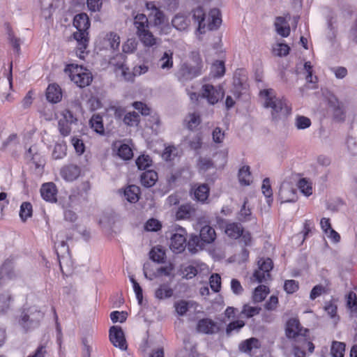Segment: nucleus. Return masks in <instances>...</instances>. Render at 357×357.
Instances as JSON below:
<instances>
[{"label":"nucleus","instance_id":"nucleus-1","mask_svg":"<svg viewBox=\"0 0 357 357\" xmlns=\"http://www.w3.org/2000/svg\"><path fill=\"white\" fill-rule=\"evenodd\" d=\"M259 96L264 100V107L271 109V115L273 119L286 116L291 113V108L286 99L276 98L272 89L260 91Z\"/></svg>","mask_w":357,"mask_h":357},{"label":"nucleus","instance_id":"nucleus-2","mask_svg":"<svg viewBox=\"0 0 357 357\" xmlns=\"http://www.w3.org/2000/svg\"><path fill=\"white\" fill-rule=\"evenodd\" d=\"M192 17L198 24L197 30L200 33L205 32V28L208 30L217 29L222 22L219 9L213 8L210 10L208 17L202 7H197L192 11Z\"/></svg>","mask_w":357,"mask_h":357},{"label":"nucleus","instance_id":"nucleus-3","mask_svg":"<svg viewBox=\"0 0 357 357\" xmlns=\"http://www.w3.org/2000/svg\"><path fill=\"white\" fill-rule=\"evenodd\" d=\"M45 316L40 307L36 305L24 307L16 317L18 325L28 332L38 328Z\"/></svg>","mask_w":357,"mask_h":357},{"label":"nucleus","instance_id":"nucleus-4","mask_svg":"<svg viewBox=\"0 0 357 357\" xmlns=\"http://www.w3.org/2000/svg\"><path fill=\"white\" fill-rule=\"evenodd\" d=\"M73 25L77 30L73 33L74 38L77 42V48L80 50V54H83L89 42L87 30L90 27V21L88 15L84 13L76 15L73 20ZM79 57H82L81 54Z\"/></svg>","mask_w":357,"mask_h":357},{"label":"nucleus","instance_id":"nucleus-5","mask_svg":"<svg viewBox=\"0 0 357 357\" xmlns=\"http://www.w3.org/2000/svg\"><path fill=\"white\" fill-rule=\"evenodd\" d=\"M285 332L287 337L289 339L294 340V342H303L307 344L309 353L312 354L314 351V346L307 338L308 330L302 327L297 319L291 318L288 320Z\"/></svg>","mask_w":357,"mask_h":357},{"label":"nucleus","instance_id":"nucleus-6","mask_svg":"<svg viewBox=\"0 0 357 357\" xmlns=\"http://www.w3.org/2000/svg\"><path fill=\"white\" fill-rule=\"evenodd\" d=\"M71 81L77 86L84 88L89 86L92 82L91 73L86 69L77 64H69L65 68Z\"/></svg>","mask_w":357,"mask_h":357},{"label":"nucleus","instance_id":"nucleus-7","mask_svg":"<svg viewBox=\"0 0 357 357\" xmlns=\"http://www.w3.org/2000/svg\"><path fill=\"white\" fill-rule=\"evenodd\" d=\"M258 269L253 273V277L259 282H266L271 280V271L273 268V263L270 258H261L258 261Z\"/></svg>","mask_w":357,"mask_h":357},{"label":"nucleus","instance_id":"nucleus-8","mask_svg":"<svg viewBox=\"0 0 357 357\" xmlns=\"http://www.w3.org/2000/svg\"><path fill=\"white\" fill-rule=\"evenodd\" d=\"M186 231L179 227L170 238V249L175 253L182 252L186 247Z\"/></svg>","mask_w":357,"mask_h":357},{"label":"nucleus","instance_id":"nucleus-9","mask_svg":"<svg viewBox=\"0 0 357 357\" xmlns=\"http://www.w3.org/2000/svg\"><path fill=\"white\" fill-rule=\"evenodd\" d=\"M225 92L222 87H215L211 84H204L202 86V96L207 99L211 105L217 103L224 96Z\"/></svg>","mask_w":357,"mask_h":357},{"label":"nucleus","instance_id":"nucleus-10","mask_svg":"<svg viewBox=\"0 0 357 357\" xmlns=\"http://www.w3.org/2000/svg\"><path fill=\"white\" fill-rule=\"evenodd\" d=\"M109 340L112 344L121 350L127 349V344L124 333L119 326H113L109 331Z\"/></svg>","mask_w":357,"mask_h":357},{"label":"nucleus","instance_id":"nucleus-11","mask_svg":"<svg viewBox=\"0 0 357 357\" xmlns=\"http://www.w3.org/2000/svg\"><path fill=\"white\" fill-rule=\"evenodd\" d=\"M199 75H200V71L197 68L191 66L187 63L182 64L176 73V77L181 82L192 79Z\"/></svg>","mask_w":357,"mask_h":357},{"label":"nucleus","instance_id":"nucleus-12","mask_svg":"<svg viewBox=\"0 0 357 357\" xmlns=\"http://www.w3.org/2000/svg\"><path fill=\"white\" fill-rule=\"evenodd\" d=\"M209 187L207 184H195L191 189L192 199L202 204L206 202L209 196Z\"/></svg>","mask_w":357,"mask_h":357},{"label":"nucleus","instance_id":"nucleus-13","mask_svg":"<svg viewBox=\"0 0 357 357\" xmlns=\"http://www.w3.org/2000/svg\"><path fill=\"white\" fill-rule=\"evenodd\" d=\"M197 330L198 332L204 334H214L220 331V327L213 320L204 318L200 319L197 325Z\"/></svg>","mask_w":357,"mask_h":357},{"label":"nucleus","instance_id":"nucleus-14","mask_svg":"<svg viewBox=\"0 0 357 357\" xmlns=\"http://www.w3.org/2000/svg\"><path fill=\"white\" fill-rule=\"evenodd\" d=\"M279 197L281 203L295 202L298 199L296 189L288 183L282 184L279 190Z\"/></svg>","mask_w":357,"mask_h":357},{"label":"nucleus","instance_id":"nucleus-15","mask_svg":"<svg viewBox=\"0 0 357 357\" xmlns=\"http://www.w3.org/2000/svg\"><path fill=\"white\" fill-rule=\"evenodd\" d=\"M40 191L41 197L44 200L51 203L56 202L57 188L54 183H43Z\"/></svg>","mask_w":357,"mask_h":357},{"label":"nucleus","instance_id":"nucleus-16","mask_svg":"<svg viewBox=\"0 0 357 357\" xmlns=\"http://www.w3.org/2000/svg\"><path fill=\"white\" fill-rule=\"evenodd\" d=\"M328 104L333 109L334 119L337 121H344L346 115L343 104L335 96L329 98Z\"/></svg>","mask_w":357,"mask_h":357},{"label":"nucleus","instance_id":"nucleus-17","mask_svg":"<svg viewBox=\"0 0 357 357\" xmlns=\"http://www.w3.org/2000/svg\"><path fill=\"white\" fill-rule=\"evenodd\" d=\"M60 174L65 181H73L79 177L80 169L77 165L70 164L61 169Z\"/></svg>","mask_w":357,"mask_h":357},{"label":"nucleus","instance_id":"nucleus-18","mask_svg":"<svg viewBox=\"0 0 357 357\" xmlns=\"http://www.w3.org/2000/svg\"><path fill=\"white\" fill-rule=\"evenodd\" d=\"M196 209L191 204H185L181 205L176 213L177 220H189L195 215Z\"/></svg>","mask_w":357,"mask_h":357},{"label":"nucleus","instance_id":"nucleus-19","mask_svg":"<svg viewBox=\"0 0 357 357\" xmlns=\"http://www.w3.org/2000/svg\"><path fill=\"white\" fill-rule=\"evenodd\" d=\"M16 277L13 271V262L11 260H6L0 269V283L3 284L7 280H12Z\"/></svg>","mask_w":357,"mask_h":357},{"label":"nucleus","instance_id":"nucleus-20","mask_svg":"<svg viewBox=\"0 0 357 357\" xmlns=\"http://www.w3.org/2000/svg\"><path fill=\"white\" fill-rule=\"evenodd\" d=\"M61 98L62 93L59 86L55 84H50L46 91L47 100L50 102L56 103Z\"/></svg>","mask_w":357,"mask_h":357},{"label":"nucleus","instance_id":"nucleus-21","mask_svg":"<svg viewBox=\"0 0 357 357\" xmlns=\"http://www.w3.org/2000/svg\"><path fill=\"white\" fill-rule=\"evenodd\" d=\"M274 25L277 33L282 37L286 38L290 34V27L284 17H277Z\"/></svg>","mask_w":357,"mask_h":357},{"label":"nucleus","instance_id":"nucleus-22","mask_svg":"<svg viewBox=\"0 0 357 357\" xmlns=\"http://www.w3.org/2000/svg\"><path fill=\"white\" fill-rule=\"evenodd\" d=\"M137 36L140 40V41L143 43V45L146 47H153L154 45H157L159 44V40L155 38L151 32H150L148 29L139 32Z\"/></svg>","mask_w":357,"mask_h":357},{"label":"nucleus","instance_id":"nucleus-23","mask_svg":"<svg viewBox=\"0 0 357 357\" xmlns=\"http://www.w3.org/2000/svg\"><path fill=\"white\" fill-rule=\"evenodd\" d=\"M148 266H149V264H144L143 266V272L144 277L149 280H152L154 278H156L159 275H164L165 276H169L171 275L172 271H173V266L172 265L167 266H162L158 268L157 270V274L153 273L152 275H149L147 268Z\"/></svg>","mask_w":357,"mask_h":357},{"label":"nucleus","instance_id":"nucleus-24","mask_svg":"<svg viewBox=\"0 0 357 357\" xmlns=\"http://www.w3.org/2000/svg\"><path fill=\"white\" fill-rule=\"evenodd\" d=\"M199 237L204 243H211L216 238L215 229L210 225H204L200 229Z\"/></svg>","mask_w":357,"mask_h":357},{"label":"nucleus","instance_id":"nucleus-25","mask_svg":"<svg viewBox=\"0 0 357 357\" xmlns=\"http://www.w3.org/2000/svg\"><path fill=\"white\" fill-rule=\"evenodd\" d=\"M158 180V174L156 172L153 170H149L144 172L141 175V184L146 187L150 188L155 185Z\"/></svg>","mask_w":357,"mask_h":357},{"label":"nucleus","instance_id":"nucleus-26","mask_svg":"<svg viewBox=\"0 0 357 357\" xmlns=\"http://www.w3.org/2000/svg\"><path fill=\"white\" fill-rule=\"evenodd\" d=\"M243 228L240 223L232 222L227 224L225 228L226 234L234 239H237L243 234Z\"/></svg>","mask_w":357,"mask_h":357},{"label":"nucleus","instance_id":"nucleus-27","mask_svg":"<svg viewBox=\"0 0 357 357\" xmlns=\"http://www.w3.org/2000/svg\"><path fill=\"white\" fill-rule=\"evenodd\" d=\"M139 188L137 185H131L125 189L123 195L128 202L135 203L139 200Z\"/></svg>","mask_w":357,"mask_h":357},{"label":"nucleus","instance_id":"nucleus-28","mask_svg":"<svg viewBox=\"0 0 357 357\" xmlns=\"http://www.w3.org/2000/svg\"><path fill=\"white\" fill-rule=\"evenodd\" d=\"M158 65L163 70H169L173 67V53L168 50L164 52L162 57L158 60Z\"/></svg>","mask_w":357,"mask_h":357},{"label":"nucleus","instance_id":"nucleus-29","mask_svg":"<svg viewBox=\"0 0 357 357\" xmlns=\"http://www.w3.org/2000/svg\"><path fill=\"white\" fill-rule=\"evenodd\" d=\"M260 347L259 340L255 337H251L243 341L239 344V349L244 353H250L253 349H258Z\"/></svg>","mask_w":357,"mask_h":357},{"label":"nucleus","instance_id":"nucleus-30","mask_svg":"<svg viewBox=\"0 0 357 357\" xmlns=\"http://www.w3.org/2000/svg\"><path fill=\"white\" fill-rule=\"evenodd\" d=\"M174 291L168 284H162L155 291V297L160 300L167 299L173 296Z\"/></svg>","mask_w":357,"mask_h":357},{"label":"nucleus","instance_id":"nucleus-31","mask_svg":"<svg viewBox=\"0 0 357 357\" xmlns=\"http://www.w3.org/2000/svg\"><path fill=\"white\" fill-rule=\"evenodd\" d=\"M89 124L91 128L97 133L102 135L105 132V128L102 122V118L99 114H93L90 121Z\"/></svg>","mask_w":357,"mask_h":357},{"label":"nucleus","instance_id":"nucleus-32","mask_svg":"<svg viewBox=\"0 0 357 357\" xmlns=\"http://www.w3.org/2000/svg\"><path fill=\"white\" fill-rule=\"evenodd\" d=\"M148 24V19L144 14H137L134 18V25L137 29V34L139 33V32L146 30Z\"/></svg>","mask_w":357,"mask_h":357},{"label":"nucleus","instance_id":"nucleus-33","mask_svg":"<svg viewBox=\"0 0 357 357\" xmlns=\"http://www.w3.org/2000/svg\"><path fill=\"white\" fill-rule=\"evenodd\" d=\"M172 26L177 30H185L189 26V21L183 15H176L172 20Z\"/></svg>","mask_w":357,"mask_h":357},{"label":"nucleus","instance_id":"nucleus-34","mask_svg":"<svg viewBox=\"0 0 357 357\" xmlns=\"http://www.w3.org/2000/svg\"><path fill=\"white\" fill-rule=\"evenodd\" d=\"M269 293V289L265 285H259L255 288L252 299L255 303L261 302L265 299L267 294Z\"/></svg>","mask_w":357,"mask_h":357},{"label":"nucleus","instance_id":"nucleus-35","mask_svg":"<svg viewBox=\"0 0 357 357\" xmlns=\"http://www.w3.org/2000/svg\"><path fill=\"white\" fill-rule=\"evenodd\" d=\"M345 344L341 342L333 341L331 348V354L333 357H344Z\"/></svg>","mask_w":357,"mask_h":357},{"label":"nucleus","instance_id":"nucleus-36","mask_svg":"<svg viewBox=\"0 0 357 357\" xmlns=\"http://www.w3.org/2000/svg\"><path fill=\"white\" fill-rule=\"evenodd\" d=\"M298 188L305 196L309 197L312 194V183L305 178H301L298 182Z\"/></svg>","mask_w":357,"mask_h":357},{"label":"nucleus","instance_id":"nucleus-37","mask_svg":"<svg viewBox=\"0 0 357 357\" xmlns=\"http://www.w3.org/2000/svg\"><path fill=\"white\" fill-rule=\"evenodd\" d=\"M117 155L119 158L124 160H130L133 156L131 148L126 144H121L117 149Z\"/></svg>","mask_w":357,"mask_h":357},{"label":"nucleus","instance_id":"nucleus-38","mask_svg":"<svg viewBox=\"0 0 357 357\" xmlns=\"http://www.w3.org/2000/svg\"><path fill=\"white\" fill-rule=\"evenodd\" d=\"M151 260L157 263H163L165 257V251L160 247H154L149 253Z\"/></svg>","mask_w":357,"mask_h":357},{"label":"nucleus","instance_id":"nucleus-39","mask_svg":"<svg viewBox=\"0 0 357 357\" xmlns=\"http://www.w3.org/2000/svg\"><path fill=\"white\" fill-rule=\"evenodd\" d=\"M192 306V301L181 300L175 303L174 307L176 312L179 316H183L188 310L189 307Z\"/></svg>","mask_w":357,"mask_h":357},{"label":"nucleus","instance_id":"nucleus-40","mask_svg":"<svg viewBox=\"0 0 357 357\" xmlns=\"http://www.w3.org/2000/svg\"><path fill=\"white\" fill-rule=\"evenodd\" d=\"M347 307L351 312L357 313V296L354 291H349L346 296Z\"/></svg>","mask_w":357,"mask_h":357},{"label":"nucleus","instance_id":"nucleus-41","mask_svg":"<svg viewBox=\"0 0 357 357\" xmlns=\"http://www.w3.org/2000/svg\"><path fill=\"white\" fill-rule=\"evenodd\" d=\"M262 193L266 198V202L270 206L273 202V192L268 178H266L263 181L261 186Z\"/></svg>","mask_w":357,"mask_h":357},{"label":"nucleus","instance_id":"nucleus-42","mask_svg":"<svg viewBox=\"0 0 357 357\" xmlns=\"http://www.w3.org/2000/svg\"><path fill=\"white\" fill-rule=\"evenodd\" d=\"M67 146L64 142L56 143L54 145L52 157L56 160H59L66 155Z\"/></svg>","mask_w":357,"mask_h":357},{"label":"nucleus","instance_id":"nucleus-43","mask_svg":"<svg viewBox=\"0 0 357 357\" xmlns=\"http://www.w3.org/2000/svg\"><path fill=\"white\" fill-rule=\"evenodd\" d=\"M250 172L248 166H243L239 169L238 180L241 184L248 185L250 183Z\"/></svg>","mask_w":357,"mask_h":357},{"label":"nucleus","instance_id":"nucleus-44","mask_svg":"<svg viewBox=\"0 0 357 357\" xmlns=\"http://www.w3.org/2000/svg\"><path fill=\"white\" fill-rule=\"evenodd\" d=\"M247 203L248 199H245L240 211L238 213L237 218L241 222H247L250 220L252 213L250 208L246 206Z\"/></svg>","mask_w":357,"mask_h":357},{"label":"nucleus","instance_id":"nucleus-45","mask_svg":"<svg viewBox=\"0 0 357 357\" xmlns=\"http://www.w3.org/2000/svg\"><path fill=\"white\" fill-rule=\"evenodd\" d=\"M211 72L215 77L223 76L225 73L224 62L222 61H215L211 66Z\"/></svg>","mask_w":357,"mask_h":357},{"label":"nucleus","instance_id":"nucleus-46","mask_svg":"<svg viewBox=\"0 0 357 357\" xmlns=\"http://www.w3.org/2000/svg\"><path fill=\"white\" fill-rule=\"evenodd\" d=\"M149 17L153 20L155 26H160L165 22V16L159 8L153 9V12L150 13Z\"/></svg>","mask_w":357,"mask_h":357},{"label":"nucleus","instance_id":"nucleus-47","mask_svg":"<svg viewBox=\"0 0 357 357\" xmlns=\"http://www.w3.org/2000/svg\"><path fill=\"white\" fill-rule=\"evenodd\" d=\"M123 123L129 126H137L139 121V116L135 112H128L123 118Z\"/></svg>","mask_w":357,"mask_h":357},{"label":"nucleus","instance_id":"nucleus-48","mask_svg":"<svg viewBox=\"0 0 357 357\" xmlns=\"http://www.w3.org/2000/svg\"><path fill=\"white\" fill-rule=\"evenodd\" d=\"M116 73L125 80L130 81L132 79V75L129 71V68L124 63L116 64Z\"/></svg>","mask_w":357,"mask_h":357},{"label":"nucleus","instance_id":"nucleus-49","mask_svg":"<svg viewBox=\"0 0 357 357\" xmlns=\"http://www.w3.org/2000/svg\"><path fill=\"white\" fill-rule=\"evenodd\" d=\"M32 205L29 202H23L20 206V216L23 221L32 215Z\"/></svg>","mask_w":357,"mask_h":357},{"label":"nucleus","instance_id":"nucleus-50","mask_svg":"<svg viewBox=\"0 0 357 357\" xmlns=\"http://www.w3.org/2000/svg\"><path fill=\"white\" fill-rule=\"evenodd\" d=\"M185 121L187 123L188 128L190 130H192L200 123L201 119L199 115L194 112L192 114H189L186 116Z\"/></svg>","mask_w":357,"mask_h":357},{"label":"nucleus","instance_id":"nucleus-51","mask_svg":"<svg viewBox=\"0 0 357 357\" xmlns=\"http://www.w3.org/2000/svg\"><path fill=\"white\" fill-rule=\"evenodd\" d=\"M12 297L8 292L0 294V312H6L9 307Z\"/></svg>","mask_w":357,"mask_h":357},{"label":"nucleus","instance_id":"nucleus-52","mask_svg":"<svg viewBox=\"0 0 357 357\" xmlns=\"http://www.w3.org/2000/svg\"><path fill=\"white\" fill-rule=\"evenodd\" d=\"M178 154V151L175 146H168L165 149L162 153V158L167 161H171L174 160Z\"/></svg>","mask_w":357,"mask_h":357},{"label":"nucleus","instance_id":"nucleus-53","mask_svg":"<svg viewBox=\"0 0 357 357\" xmlns=\"http://www.w3.org/2000/svg\"><path fill=\"white\" fill-rule=\"evenodd\" d=\"M152 160L149 155H142L139 156L136 161V165L139 169L143 170L149 167L151 165Z\"/></svg>","mask_w":357,"mask_h":357},{"label":"nucleus","instance_id":"nucleus-54","mask_svg":"<svg viewBox=\"0 0 357 357\" xmlns=\"http://www.w3.org/2000/svg\"><path fill=\"white\" fill-rule=\"evenodd\" d=\"M245 322L242 320H236L229 323L226 328V333L230 335L233 332L238 333L243 326Z\"/></svg>","mask_w":357,"mask_h":357},{"label":"nucleus","instance_id":"nucleus-55","mask_svg":"<svg viewBox=\"0 0 357 357\" xmlns=\"http://www.w3.org/2000/svg\"><path fill=\"white\" fill-rule=\"evenodd\" d=\"M295 126L298 130H303L311 126V121L304 116H297L295 119Z\"/></svg>","mask_w":357,"mask_h":357},{"label":"nucleus","instance_id":"nucleus-56","mask_svg":"<svg viewBox=\"0 0 357 357\" xmlns=\"http://www.w3.org/2000/svg\"><path fill=\"white\" fill-rule=\"evenodd\" d=\"M305 349H308V347L303 342H294L293 348L294 357H305Z\"/></svg>","mask_w":357,"mask_h":357},{"label":"nucleus","instance_id":"nucleus-57","mask_svg":"<svg viewBox=\"0 0 357 357\" xmlns=\"http://www.w3.org/2000/svg\"><path fill=\"white\" fill-rule=\"evenodd\" d=\"M209 284L214 292H218L221 288V278L218 273L211 275L209 279Z\"/></svg>","mask_w":357,"mask_h":357},{"label":"nucleus","instance_id":"nucleus-58","mask_svg":"<svg viewBox=\"0 0 357 357\" xmlns=\"http://www.w3.org/2000/svg\"><path fill=\"white\" fill-rule=\"evenodd\" d=\"M261 308L259 307H253L250 306L248 304H245L243 307L241 314L245 315L248 318H250L256 314H258Z\"/></svg>","mask_w":357,"mask_h":357},{"label":"nucleus","instance_id":"nucleus-59","mask_svg":"<svg viewBox=\"0 0 357 357\" xmlns=\"http://www.w3.org/2000/svg\"><path fill=\"white\" fill-rule=\"evenodd\" d=\"M299 288V283L298 281L294 280H287L284 282V289L289 294H293L296 292Z\"/></svg>","mask_w":357,"mask_h":357},{"label":"nucleus","instance_id":"nucleus-60","mask_svg":"<svg viewBox=\"0 0 357 357\" xmlns=\"http://www.w3.org/2000/svg\"><path fill=\"white\" fill-rule=\"evenodd\" d=\"M26 158L28 160L33 161V162L36 165V167H38L40 166V155L37 154L36 148L35 146H31L28 149L27 152L26 153Z\"/></svg>","mask_w":357,"mask_h":357},{"label":"nucleus","instance_id":"nucleus-61","mask_svg":"<svg viewBox=\"0 0 357 357\" xmlns=\"http://www.w3.org/2000/svg\"><path fill=\"white\" fill-rule=\"evenodd\" d=\"M290 48L287 44L278 43L273 47V53L278 56H287L289 52Z\"/></svg>","mask_w":357,"mask_h":357},{"label":"nucleus","instance_id":"nucleus-62","mask_svg":"<svg viewBox=\"0 0 357 357\" xmlns=\"http://www.w3.org/2000/svg\"><path fill=\"white\" fill-rule=\"evenodd\" d=\"M161 227L160 222L154 218L149 220L145 225V229L149 231H158Z\"/></svg>","mask_w":357,"mask_h":357},{"label":"nucleus","instance_id":"nucleus-63","mask_svg":"<svg viewBox=\"0 0 357 357\" xmlns=\"http://www.w3.org/2000/svg\"><path fill=\"white\" fill-rule=\"evenodd\" d=\"M71 142L77 154L82 155L84 153L85 151V146L82 139L77 137H73L71 139Z\"/></svg>","mask_w":357,"mask_h":357},{"label":"nucleus","instance_id":"nucleus-64","mask_svg":"<svg viewBox=\"0 0 357 357\" xmlns=\"http://www.w3.org/2000/svg\"><path fill=\"white\" fill-rule=\"evenodd\" d=\"M346 144L349 151L353 155H357V140L356 138L349 136L347 138Z\"/></svg>","mask_w":357,"mask_h":357}]
</instances>
